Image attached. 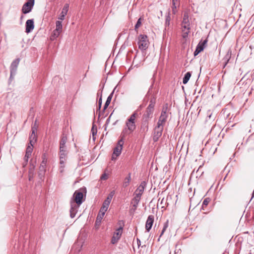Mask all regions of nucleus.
<instances>
[{
  "label": "nucleus",
  "mask_w": 254,
  "mask_h": 254,
  "mask_svg": "<svg viewBox=\"0 0 254 254\" xmlns=\"http://www.w3.org/2000/svg\"><path fill=\"white\" fill-rule=\"evenodd\" d=\"M181 26L182 32V37L184 39H187L189 34L190 32L191 29L189 14L187 12H185L184 14Z\"/></svg>",
  "instance_id": "obj_1"
},
{
  "label": "nucleus",
  "mask_w": 254,
  "mask_h": 254,
  "mask_svg": "<svg viewBox=\"0 0 254 254\" xmlns=\"http://www.w3.org/2000/svg\"><path fill=\"white\" fill-rule=\"evenodd\" d=\"M155 104L156 97L154 96H152L150 98L149 104L142 116V118L149 120L152 118Z\"/></svg>",
  "instance_id": "obj_2"
},
{
  "label": "nucleus",
  "mask_w": 254,
  "mask_h": 254,
  "mask_svg": "<svg viewBox=\"0 0 254 254\" xmlns=\"http://www.w3.org/2000/svg\"><path fill=\"white\" fill-rule=\"evenodd\" d=\"M127 131L126 129H124L122 132L121 138L118 141L117 145L115 148L112 156V159L113 160L116 159L117 157H118L121 153L122 150L123 149V146L124 143V139Z\"/></svg>",
  "instance_id": "obj_3"
},
{
  "label": "nucleus",
  "mask_w": 254,
  "mask_h": 254,
  "mask_svg": "<svg viewBox=\"0 0 254 254\" xmlns=\"http://www.w3.org/2000/svg\"><path fill=\"white\" fill-rule=\"evenodd\" d=\"M149 41L148 37L146 35L140 34L138 38L137 44L138 48L142 51H145L148 47Z\"/></svg>",
  "instance_id": "obj_4"
},
{
  "label": "nucleus",
  "mask_w": 254,
  "mask_h": 254,
  "mask_svg": "<svg viewBox=\"0 0 254 254\" xmlns=\"http://www.w3.org/2000/svg\"><path fill=\"white\" fill-rule=\"evenodd\" d=\"M167 110L168 105L166 104L165 106H163L161 111V115L159 118V120L157 124V125H158V126H161L162 127H164L167 121V119L168 117Z\"/></svg>",
  "instance_id": "obj_5"
},
{
  "label": "nucleus",
  "mask_w": 254,
  "mask_h": 254,
  "mask_svg": "<svg viewBox=\"0 0 254 254\" xmlns=\"http://www.w3.org/2000/svg\"><path fill=\"white\" fill-rule=\"evenodd\" d=\"M109 207V205L103 203L102 206L101 207L99 212L97 215L96 220L95 221V224L96 225H100L101 221L105 215L106 211L107 210Z\"/></svg>",
  "instance_id": "obj_6"
},
{
  "label": "nucleus",
  "mask_w": 254,
  "mask_h": 254,
  "mask_svg": "<svg viewBox=\"0 0 254 254\" xmlns=\"http://www.w3.org/2000/svg\"><path fill=\"white\" fill-rule=\"evenodd\" d=\"M20 62V59L17 58L15 60H14L12 63L11 64L10 66V79H12L13 78L14 76L16 74L17 67L19 64Z\"/></svg>",
  "instance_id": "obj_7"
},
{
  "label": "nucleus",
  "mask_w": 254,
  "mask_h": 254,
  "mask_svg": "<svg viewBox=\"0 0 254 254\" xmlns=\"http://www.w3.org/2000/svg\"><path fill=\"white\" fill-rule=\"evenodd\" d=\"M34 4V0H29L22 6V11L24 14L30 12Z\"/></svg>",
  "instance_id": "obj_8"
},
{
  "label": "nucleus",
  "mask_w": 254,
  "mask_h": 254,
  "mask_svg": "<svg viewBox=\"0 0 254 254\" xmlns=\"http://www.w3.org/2000/svg\"><path fill=\"white\" fill-rule=\"evenodd\" d=\"M164 129V127L158 126L157 125L154 130V134L153 137V140L154 142L158 140L159 138L161 137L162 134V132Z\"/></svg>",
  "instance_id": "obj_9"
},
{
  "label": "nucleus",
  "mask_w": 254,
  "mask_h": 254,
  "mask_svg": "<svg viewBox=\"0 0 254 254\" xmlns=\"http://www.w3.org/2000/svg\"><path fill=\"white\" fill-rule=\"evenodd\" d=\"M122 231L123 228L122 227H120L116 230L112 238V244H115L118 242L121 237Z\"/></svg>",
  "instance_id": "obj_10"
},
{
  "label": "nucleus",
  "mask_w": 254,
  "mask_h": 254,
  "mask_svg": "<svg viewBox=\"0 0 254 254\" xmlns=\"http://www.w3.org/2000/svg\"><path fill=\"white\" fill-rule=\"evenodd\" d=\"M70 217L71 218H73L75 217L76 214L78 211V209L80 206V205H78L74 202V201L71 200L70 202Z\"/></svg>",
  "instance_id": "obj_11"
},
{
  "label": "nucleus",
  "mask_w": 254,
  "mask_h": 254,
  "mask_svg": "<svg viewBox=\"0 0 254 254\" xmlns=\"http://www.w3.org/2000/svg\"><path fill=\"white\" fill-rule=\"evenodd\" d=\"M73 196L74 197V199L71 200L74 201L75 203L80 205L83 202L82 199L83 194L82 192L75 191Z\"/></svg>",
  "instance_id": "obj_12"
},
{
  "label": "nucleus",
  "mask_w": 254,
  "mask_h": 254,
  "mask_svg": "<svg viewBox=\"0 0 254 254\" xmlns=\"http://www.w3.org/2000/svg\"><path fill=\"white\" fill-rule=\"evenodd\" d=\"M154 217L152 215H149L145 224V229L147 232H149L151 230L153 222H154Z\"/></svg>",
  "instance_id": "obj_13"
},
{
  "label": "nucleus",
  "mask_w": 254,
  "mask_h": 254,
  "mask_svg": "<svg viewBox=\"0 0 254 254\" xmlns=\"http://www.w3.org/2000/svg\"><path fill=\"white\" fill-rule=\"evenodd\" d=\"M34 28L33 19H28L26 22L25 32L27 33L31 32Z\"/></svg>",
  "instance_id": "obj_14"
},
{
  "label": "nucleus",
  "mask_w": 254,
  "mask_h": 254,
  "mask_svg": "<svg viewBox=\"0 0 254 254\" xmlns=\"http://www.w3.org/2000/svg\"><path fill=\"white\" fill-rule=\"evenodd\" d=\"M46 161L43 160L41 162L40 166L39 167V176L40 179H42L44 176L45 172L46 171Z\"/></svg>",
  "instance_id": "obj_15"
},
{
  "label": "nucleus",
  "mask_w": 254,
  "mask_h": 254,
  "mask_svg": "<svg viewBox=\"0 0 254 254\" xmlns=\"http://www.w3.org/2000/svg\"><path fill=\"white\" fill-rule=\"evenodd\" d=\"M37 130L36 127H32V132L29 136V142L30 145L33 146V144L37 140V137L35 134V132Z\"/></svg>",
  "instance_id": "obj_16"
},
{
  "label": "nucleus",
  "mask_w": 254,
  "mask_h": 254,
  "mask_svg": "<svg viewBox=\"0 0 254 254\" xmlns=\"http://www.w3.org/2000/svg\"><path fill=\"white\" fill-rule=\"evenodd\" d=\"M68 7L69 5L68 4H65L63 9L60 15V16L59 17L58 19L61 20H63L64 19V17L65 15L67 14V11L68 10Z\"/></svg>",
  "instance_id": "obj_17"
},
{
  "label": "nucleus",
  "mask_w": 254,
  "mask_h": 254,
  "mask_svg": "<svg viewBox=\"0 0 254 254\" xmlns=\"http://www.w3.org/2000/svg\"><path fill=\"white\" fill-rule=\"evenodd\" d=\"M148 124H149V120L145 119L142 118V121L141 126V130L144 132L146 133L148 130Z\"/></svg>",
  "instance_id": "obj_18"
},
{
  "label": "nucleus",
  "mask_w": 254,
  "mask_h": 254,
  "mask_svg": "<svg viewBox=\"0 0 254 254\" xmlns=\"http://www.w3.org/2000/svg\"><path fill=\"white\" fill-rule=\"evenodd\" d=\"M171 21V14L170 12L168 13V14L166 16L165 22V29L164 32L168 31L170 29V24Z\"/></svg>",
  "instance_id": "obj_19"
},
{
  "label": "nucleus",
  "mask_w": 254,
  "mask_h": 254,
  "mask_svg": "<svg viewBox=\"0 0 254 254\" xmlns=\"http://www.w3.org/2000/svg\"><path fill=\"white\" fill-rule=\"evenodd\" d=\"M67 160V158L60 157V167L59 171L61 173H63L64 171V167L65 166V162Z\"/></svg>",
  "instance_id": "obj_20"
},
{
  "label": "nucleus",
  "mask_w": 254,
  "mask_h": 254,
  "mask_svg": "<svg viewBox=\"0 0 254 254\" xmlns=\"http://www.w3.org/2000/svg\"><path fill=\"white\" fill-rule=\"evenodd\" d=\"M180 0H172V11L173 14H175L177 12V8L180 6Z\"/></svg>",
  "instance_id": "obj_21"
},
{
  "label": "nucleus",
  "mask_w": 254,
  "mask_h": 254,
  "mask_svg": "<svg viewBox=\"0 0 254 254\" xmlns=\"http://www.w3.org/2000/svg\"><path fill=\"white\" fill-rule=\"evenodd\" d=\"M146 185L147 183L146 181H142L137 188V189L135 190V191L142 194L144 192Z\"/></svg>",
  "instance_id": "obj_22"
},
{
  "label": "nucleus",
  "mask_w": 254,
  "mask_h": 254,
  "mask_svg": "<svg viewBox=\"0 0 254 254\" xmlns=\"http://www.w3.org/2000/svg\"><path fill=\"white\" fill-rule=\"evenodd\" d=\"M126 124L130 132H132L136 128L135 122H129V121H127Z\"/></svg>",
  "instance_id": "obj_23"
},
{
  "label": "nucleus",
  "mask_w": 254,
  "mask_h": 254,
  "mask_svg": "<svg viewBox=\"0 0 254 254\" xmlns=\"http://www.w3.org/2000/svg\"><path fill=\"white\" fill-rule=\"evenodd\" d=\"M207 43V39H205L203 41H200L197 46V48L200 51H202L205 47H206V44Z\"/></svg>",
  "instance_id": "obj_24"
},
{
  "label": "nucleus",
  "mask_w": 254,
  "mask_h": 254,
  "mask_svg": "<svg viewBox=\"0 0 254 254\" xmlns=\"http://www.w3.org/2000/svg\"><path fill=\"white\" fill-rule=\"evenodd\" d=\"M114 94V91L110 94V95L108 97L106 101L105 102V104H104V108L103 109V112H104L105 110L108 108L109 105L110 104L111 101L112 100V98L113 97V95Z\"/></svg>",
  "instance_id": "obj_25"
},
{
  "label": "nucleus",
  "mask_w": 254,
  "mask_h": 254,
  "mask_svg": "<svg viewBox=\"0 0 254 254\" xmlns=\"http://www.w3.org/2000/svg\"><path fill=\"white\" fill-rule=\"evenodd\" d=\"M231 57V51L230 50H228L227 54L225 56L224 58L223 59V62L224 63V67H225L226 64L229 62Z\"/></svg>",
  "instance_id": "obj_26"
},
{
  "label": "nucleus",
  "mask_w": 254,
  "mask_h": 254,
  "mask_svg": "<svg viewBox=\"0 0 254 254\" xmlns=\"http://www.w3.org/2000/svg\"><path fill=\"white\" fill-rule=\"evenodd\" d=\"M115 194V191L113 190L111 191L110 194L107 196V198L104 200L103 202L104 203L106 204L107 205H110V203H111V201L112 200V199Z\"/></svg>",
  "instance_id": "obj_27"
},
{
  "label": "nucleus",
  "mask_w": 254,
  "mask_h": 254,
  "mask_svg": "<svg viewBox=\"0 0 254 254\" xmlns=\"http://www.w3.org/2000/svg\"><path fill=\"white\" fill-rule=\"evenodd\" d=\"M67 138L66 135H65L64 133H63L62 134V137H61V139L60 140V148H63V146H65V144L67 142Z\"/></svg>",
  "instance_id": "obj_28"
},
{
  "label": "nucleus",
  "mask_w": 254,
  "mask_h": 254,
  "mask_svg": "<svg viewBox=\"0 0 254 254\" xmlns=\"http://www.w3.org/2000/svg\"><path fill=\"white\" fill-rule=\"evenodd\" d=\"M131 180V174L129 173L128 176L125 179L124 181L123 184V186L124 188H126L127 187L130 182Z\"/></svg>",
  "instance_id": "obj_29"
},
{
  "label": "nucleus",
  "mask_w": 254,
  "mask_h": 254,
  "mask_svg": "<svg viewBox=\"0 0 254 254\" xmlns=\"http://www.w3.org/2000/svg\"><path fill=\"white\" fill-rule=\"evenodd\" d=\"M61 32V31L55 29L51 36V40H54L56 39L57 37H58Z\"/></svg>",
  "instance_id": "obj_30"
},
{
  "label": "nucleus",
  "mask_w": 254,
  "mask_h": 254,
  "mask_svg": "<svg viewBox=\"0 0 254 254\" xmlns=\"http://www.w3.org/2000/svg\"><path fill=\"white\" fill-rule=\"evenodd\" d=\"M139 201L140 200H137L136 198H132L131 201V203L132 204L131 209L134 211L136 209Z\"/></svg>",
  "instance_id": "obj_31"
},
{
  "label": "nucleus",
  "mask_w": 254,
  "mask_h": 254,
  "mask_svg": "<svg viewBox=\"0 0 254 254\" xmlns=\"http://www.w3.org/2000/svg\"><path fill=\"white\" fill-rule=\"evenodd\" d=\"M191 76V73L190 72H187L185 74L183 79V83L186 84L188 83L190 77Z\"/></svg>",
  "instance_id": "obj_32"
},
{
  "label": "nucleus",
  "mask_w": 254,
  "mask_h": 254,
  "mask_svg": "<svg viewBox=\"0 0 254 254\" xmlns=\"http://www.w3.org/2000/svg\"><path fill=\"white\" fill-rule=\"evenodd\" d=\"M168 226H169V220H167V221L163 224V228L162 232L160 234L159 238L158 239V241L160 240V238L163 235L164 233L165 232L166 230L168 227Z\"/></svg>",
  "instance_id": "obj_33"
},
{
  "label": "nucleus",
  "mask_w": 254,
  "mask_h": 254,
  "mask_svg": "<svg viewBox=\"0 0 254 254\" xmlns=\"http://www.w3.org/2000/svg\"><path fill=\"white\" fill-rule=\"evenodd\" d=\"M56 30H59L60 31H62L63 25L62 23V21L58 20L56 22Z\"/></svg>",
  "instance_id": "obj_34"
},
{
  "label": "nucleus",
  "mask_w": 254,
  "mask_h": 254,
  "mask_svg": "<svg viewBox=\"0 0 254 254\" xmlns=\"http://www.w3.org/2000/svg\"><path fill=\"white\" fill-rule=\"evenodd\" d=\"M137 115V113L136 112H134L129 117L128 119L127 120L129 122H135V120L136 118V116Z\"/></svg>",
  "instance_id": "obj_35"
},
{
  "label": "nucleus",
  "mask_w": 254,
  "mask_h": 254,
  "mask_svg": "<svg viewBox=\"0 0 254 254\" xmlns=\"http://www.w3.org/2000/svg\"><path fill=\"white\" fill-rule=\"evenodd\" d=\"M33 151V146L31 145H28L26 148V151L25 154L28 155H31Z\"/></svg>",
  "instance_id": "obj_36"
},
{
  "label": "nucleus",
  "mask_w": 254,
  "mask_h": 254,
  "mask_svg": "<svg viewBox=\"0 0 254 254\" xmlns=\"http://www.w3.org/2000/svg\"><path fill=\"white\" fill-rule=\"evenodd\" d=\"M141 22H142V18L140 17L138 19V20L135 25V27H134V30L136 31H137V29L141 26Z\"/></svg>",
  "instance_id": "obj_37"
},
{
  "label": "nucleus",
  "mask_w": 254,
  "mask_h": 254,
  "mask_svg": "<svg viewBox=\"0 0 254 254\" xmlns=\"http://www.w3.org/2000/svg\"><path fill=\"white\" fill-rule=\"evenodd\" d=\"M102 105V95H101V97H100L99 101H98V108L97 109L96 112H97L98 111H99V116L98 117L99 118L101 116V112H100V109Z\"/></svg>",
  "instance_id": "obj_38"
},
{
  "label": "nucleus",
  "mask_w": 254,
  "mask_h": 254,
  "mask_svg": "<svg viewBox=\"0 0 254 254\" xmlns=\"http://www.w3.org/2000/svg\"><path fill=\"white\" fill-rule=\"evenodd\" d=\"M209 201H210V198H205L204 200H203V202H202L201 208L202 209H204V207H206L208 205V204L209 203Z\"/></svg>",
  "instance_id": "obj_39"
},
{
  "label": "nucleus",
  "mask_w": 254,
  "mask_h": 254,
  "mask_svg": "<svg viewBox=\"0 0 254 254\" xmlns=\"http://www.w3.org/2000/svg\"><path fill=\"white\" fill-rule=\"evenodd\" d=\"M68 151H60V157L67 158Z\"/></svg>",
  "instance_id": "obj_40"
},
{
  "label": "nucleus",
  "mask_w": 254,
  "mask_h": 254,
  "mask_svg": "<svg viewBox=\"0 0 254 254\" xmlns=\"http://www.w3.org/2000/svg\"><path fill=\"white\" fill-rule=\"evenodd\" d=\"M134 194L135 196L133 198H136V199L140 200L142 194L135 191Z\"/></svg>",
  "instance_id": "obj_41"
},
{
  "label": "nucleus",
  "mask_w": 254,
  "mask_h": 254,
  "mask_svg": "<svg viewBox=\"0 0 254 254\" xmlns=\"http://www.w3.org/2000/svg\"><path fill=\"white\" fill-rule=\"evenodd\" d=\"M34 168V166H33L32 169H30L29 171V180L31 181L33 177V170Z\"/></svg>",
  "instance_id": "obj_42"
},
{
  "label": "nucleus",
  "mask_w": 254,
  "mask_h": 254,
  "mask_svg": "<svg viewBox=\"0 0 254 254\" xmlns=\"http://www.w3.org/2000/svg\"><path fill=\"white\" fill-rule=\"evenodd\" d=\"M108 175L106 173H104L101 176L100 179L102 180H106L108 179Z\"/></svg>",
  "instance_id": "obj_43"
},
{
  "label": "nucleus",
  "mask_w": 254,
  "mask_h": 254,
  "mask_svg": "<svg viewBox=\"0 0 254 254\" xmlns=\"http://www.w3.org/2000/svg\"><path fill=\"white\" fill-rule=\"evenodd\" d=\"M92 137L93 139L95 140V138L94 137V136L96 135L97 134V130L95 129V130L93 129V127L92 128Z\"/></svg>",
  "instance_id": "obj_44"
},
{
  "label": "nucleus",
  "mask_w": 254,
  "mask_h": 254,
  "mask_svg": "<svg viewBox=\"0 0 254 254\" xmlns=\"http://www.w3.org/2000/svg\"><path fill=\"white\" fill-rule=\"evenodd\" d=\"M31 155H28L27 156V154H25L24 157V160L25 162V165L27 164V163L28 162V159L30 157Z\"/></svg>",
  "instance_id": "obj_45"
},
{
  "label": "nucleus",
  "mask_w": 254,
  "mask_h": 254,
  "mask_svg": "<svg viewBox=\"0 0 254 254\" xmlns=\"http://www.w3.org/2000/svg\"><path fill=\"white\" fill-rule=\"evenodd\" d=\"M201 52V51H200L198 49H197L196 48L195 50V51H194V56H196V55H197Z\"/></svg>",
  "instance_id": "obj_46"
},
{
  "label": "nucleus",
  "mask_w": 254,
  "mask_h": 254,
  "mask_svg": "<svg viewBox=\"0 0 254 254\" xmlns=\"http://www.w3.org/2000/svg\"><path fill=\"white\" fill-rule=\"evenodd\" d=\"M60 151H67L66 146H63V148L60 147Z\"/></svg>",
  "instance_id": "obj_47"
},
{
  "label": "nucleus",
  "mask_w": 254,
  "mask_h": 254,
  "mask_svg": "<svg viewBox=\"0 0 254 254\" xmlns=\"http://www.w3.org/2000/svg\"><path fill=\"white\" fill-rule=\"evenodd\" d=\"M112 113L111 114V115L110 116V117L107 119V121H106V124H108L110 122V118H111V116H112Z\"/></svg>",
  "instance_id": "obj_48"
},
{
  "label": "nucleus",
  "mask_w": 254,
  "mask_h": 254,
  "mask_svg": "<svg viewBox=\"0 0 254 254\" xmlns=\"http://www.w3.org/2000/svg\"><path fill=\"white\" fill-rule=\"evenodd\" d=\"M137 245L138 247H139L141 245V241L139 239H137Z\"/></svg>",
  "instance_id": "obj_49"
},
{
  "label": "nucleus",
  "mask_w": 254,
  "mask_h": 254,
  "mask_svg": "<svg viewBox=\"0 0 254 254\" xmlns=\"http://www.w3.org/2000/svg\"><path fill=\"white\" fill-rule=\"evenodd\" d=\"M145 105H146V104L144 105V104H142L140 105L139 108L140 109H141V108H143Z\"/></svg>",
  "instance_id": "obj_50"
},
{
  "label": "nucleus",
  "mask_w": 254,
  "mask_h": 254,
  "mask_svg": "<svg viewBox=\"0 0 254 254\" xmlns=\"http://www.w3.org/2000/svg\"><path fill=\"white\" fill-rule=\"evenodd\" d=\"M163 200H164V198H163V199L161 200V202H160V204H161V205H163Z\"/></svg>",
  "instance_id": "obj_51"
},
{
  "label": "nucleus",
  "mask_w": 254,
  "mask_h": 254,
  "mask_svg": "<svg viewBox=\"0 0 254 254\" xmlns=\"http://www.w3.org/2000/svg\"><path fill=\"white\" fill-rule=\"evenodd\" d=\"M254 196V192H253L252 193V198Z\"/></svg>",
  "instance_id": "obj_52"
},
{
  "label": "nucleus",
  "mask_w": 254,
  "mask_h": 254,
  "mask_svg": "<svg viewBox=\"0 0 254 254\" xmlns=\"http://www.w3.org/2000/svg\"><path fill=\"white\" fill-rule=\"evenodd\" d=\"M253 192H254V190H253Z\"/></svg>",
  "instance_id": "obj_53"
},
{
  "label": "nucleus",
  "mask_w": 254,
  "mask_h": 254,
  "mask_svg": "<svg viewBox=\"0 0 254 254\" xmlns=\"http://www.w3.org/2000/svg\"><path fill=\"white\" fill-rule=\"evenodd\" d=\"M253 192H254V190H253Z\"/></svg>",
  "instance_id": "obj_54"
}]
</instances>
